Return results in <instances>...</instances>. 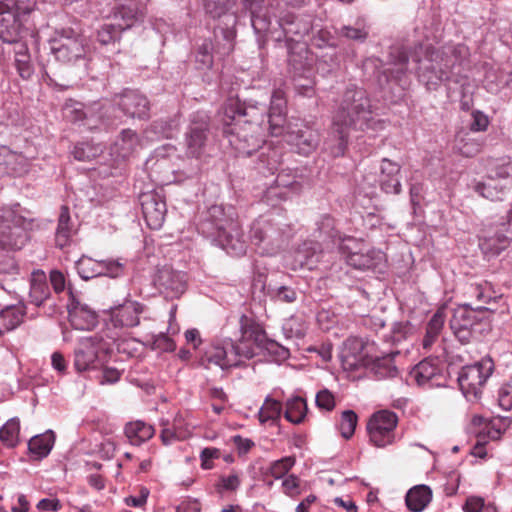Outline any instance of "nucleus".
Returning a JSON list of instances; mask_svg holds the SVG:
<instances>
[{"mask_svg": "<svg viewBox=\"0 0 512 512\" xmlns=\"http://www.w3.org/2000/svg\"><path fill=\"white\" fill-rule=\"evenodd\" d=\"M268 110L265 105L242 103L238 96H229L218 113L224 136L239 156H250L262 148Z\"/></svg>", "mask_w": 512, "mask_h": 512, "instance_id": "1", "label": "nucleus"}, {"mask_svg": "<svg viewBox=\"0 0 512 512\" xmlns=\"http://www.w3.org/2000/svg\"><path fill=\"white\" fill-rule=\"evenodd\" d=\"M377 123L366 90L354 85L348 86L333 116L331 131L325 141L326 149L333 157L343 156L351 130L375 129Z\"/></svg>", "mask_w": 512, "mask_h": 512, "instance_id": "2", "label": "nucleus"}, {"mask_svg": "<svg viewBox=\"0 0 512 512\" xmlns=\"http://www.w3.org/2000/svg\"><path fill=\"white\" fill-rule=\"evenodd\" d=\"M469 49L465 45H456L450 52L427 50L426 57L419 61L418 78L426 88L435 91L441 83L464 86L469 67Z\"/></svg>", "mask_w": 512, "mask_h": 512, "instance_id": "3", "label": "nucleus"}, {"mask_svg": "<svg viewBox=\"0 0 512 512\" xmlns=\"http://www.w3.org/2000/svg\"><path fill=\"white\" fill-rule=\"evenodd\" d=\"M267 123L272 136H283L299 154L309 155L319 145L320 135L317 130L300 121L287 120V99L281 89H275L271 95Z\"/></svg>", "mask_w": 512, "mask_h": 512, "instance_id": "4", "label": "nucleus"}, {"mask_svg": "<svg viewBox=\"0 0 512 512\" xmlns=\"http://www.w3.org/2000/svg\"><path fill=\"white\" fill-rule=\"evenodd\" d=\"M198 230L232 256L246 253V240L233 206L214 204L201 214Z\"/></svg>", "mask_w": 512, "mask_h": 512, "instance_id": "5", "label": "nucleus"}, {"mask_svg": "<svg viewBox=\"0 0 512 512\" xmlns=\"http://www.w3.org/2000/svg\"><path fill=\"white\" fill-rule=\"evenodd\" d=\"M35 219L19 203L0 208V247L7 251L21 250L30 239Z\"/></svg>", "mask_w": 512, "mask_h": 512, "instance_id": "6", "label": "nucleus"}, {"mask_svg": "<svg viewBox=\"0 0 512 512\" xmlns=\"http://www.w3.org/2000/svg\"><path fill=\"white\" fill-rule=\"evenodd\" d=\"M35 0H0V39L8 44L23 43L30 34L27 26Z\"/></svg>", "mask_w": 512, "mask_h": 512, "instance_id": "7", "label": "nucleus"}, {"mask_svg": "<svg viewBox=\"0 0 512 512\" xmlns=\"http://www.w3.org/2000/svg\"><path fill=\"white\" fill-rule=\"evenodd\" d=\"M488 312H493V309L483 305L471 307L469 304L454 310L449 325L460 343H471L490 331V321L486 316Z\"/></svg>", "mask_w": 512, "mask_h": 512, "instance_id": "8", "label": "nucleus"}, {"mask_svg": "<svg viewBox=\"0 0 512 512\" xmlns=\"http://www.w3.org/2000/svg\"><path fill=\"white\" fill-rule=\"evenodd\" d=\"M290 232L279 217L260 216L252 223L249 238L261 254L275 255L288 243Z\"/></svg>", "mask_w": 512, "mask_h": 512, "instance_id": "9", "label": "nucleus"}, {"mask_svg": "<svg viewBox=\"0 0 512 512\" xmlns=\"http://www.w3.org/2000/svg\"><path fill=\"white\" fill-rule=\"evenodd\" d=\"M256 355L251 347L236 345L233 340H225L222 344L209 346L198 359V365L209 370L212 365L223 371L244 366V360Z\"/></svg>", "mask_w": 512, "mask_h": 512, "instance_id": "10", "label": "nucleus"}, {"mask_svg": "<svg viewBox=\"0 0 512 512\" xmlns=\"http://www.w3.org/2000/svg\"><path fill=\"white\" fill-rule=\"evenodd\" d=\"M88 51L87 39L72 28L61 29L58 32V37L51 42V52L56 61L65 65L86 67Z\"/></svg>", "mask_w": 512, "mask_h": 512, "instance_id": "11", "label": "nucleus"}, {"mask_svg": "<svg viewBox=\"0 0 512 512\" xmlns=\"http://www.w3.org/2000/svg\"><path fill=\"white\" fill-rule=\"evenodd\" d=\"M210 137V119L202 111L193 113L184 133L185 154L188 158L199 159L207 153Z\"/></svg>", "mask_w": 512, "mask_h": 512, "instance_id": "12", "label": "nucleus"}, {"mask_svg": "<svg viewBox=\"0 0 512 512\" xmlns=\"http://www.w3.org/2000/svg\"><path fill=\"white\" fill-rule=\"evenodd\" d=\"M493 370L494 363L490 358L462 367L457 380L464 396L469 400L480 398L482 389Z\"/></svg>", "mask_w": 512, "mask_h": 512, "instance_id": "13", "label": "nucleus"}, {"mask_svg": "<svg viewBox=\"0 0 512 512\" xmlns=\"http://www.w3.org/2000/svg\"><path fill=\"white\" fill-rule=\"evenodd\" d=\"M108 350L107 343L97 334L82 338L74 350L75 369L78 372L98 369Z\"/></svg>", "mask_w": 512, "mask_h": 512, "instance_id": "14", "label": "nucleus"}, {"mask_svg": "<svg viewBox=\"0 0 512 512\" xmlns=\"http://www.w3.org/2000/svg\"><path fill=\"white\" fill-rule=\"evenodd\" d=\"M126 263L121 259L95 260L83 255L76 262V269L79 276L84 280H89L99 276L117 278L125 273Z\"/></svg>", "mask_w": 512, "mask_h": 512, "instance_id": "15", "label": "nucleus"}, {"mask_svg": "<svg viewBox=\"0 0 512 512\" xmlns=\"http://www.w3.org/2000/svg\"><path fill=\"white\" fill-rule=\"evenodd\" d=\"M397 423L398 417L392 411L381 410L374 413L367 423L370 441L380 448L392 444Z\"/></svg>", "mask_w": 512, "mask_h": 512, "instance_id": "16", "label": "nucleus"}, {"mask_svg": "<svg viewBox=\"0 0 512 512\" xmlns=\"http://www.w3.org/2000/svg\"><path fill=\"white\" fill-rule=\"evenodd\" d=\"M112 106H116L125 116L147 120L150 117V102L138 90L124 89L112 97Z\"/></svg>", "mask_w": 512, "mask_h": 512, "instance_id": "17", "label": "nucleus"}, {"mask_svg": "<svg viewBox=\"0 0 512 512\" xmlns=\"http://www.w3.org/2000/svg\"><path fill=\"white\" fill-rule=\"evenodd\" d=\"M154 285L165 299H179L187 289L186 274L164 266L157 270L154 277Z\"/></svg>", "mask_w": 512, "mask_h": 512, "instance_id": "18", "label": "nucleus"}, {"mask_svg": "<svg viewBox=\"0 0 512 512\" xmlns=\"http://www.w3.org/2000/svg\"><path fill=\"white\" fill-rule=\"evenodd\" d=\"M139 202L148 227L153 230L160 229L167 213L164 197L156 191H148L139 195Z\"/></svg>", "mask_w": 512, "mask_h": 512, "instance_id": "19", "label": "nucleus"}, {"mask_svg": "<svg viewBox=\"0 0 512 512\" xmlns=\"http://www.w3.org/2000/svg\"><path fill=\"white\" fill-rule=\"evenodd\" d=\"M512 239V231L506 223L490 227L479 237V247L486 257H494L505 250Z\"/></svg>", "mask_w": 512, "mask_h": 512, "instance_id": "20", "label": "nucleus"}, {"mask_svg": "<svg viewBox=\"0 0 512 512\" xmlns=\"http://www.w3.org/2000/svg\"><path fill=\"white\" fill-rule=\"evenodd\" d=\"M279 25L286 37L287 44L300 43L313 28V19L308 14L285 13L279 19Z\"/></svg>", "mask_w": 512, "mask_h": 512, "instance_id": "21", "label": "nucleus"}, {"mask_svg": "<svg viewBox=\"0 0 512 512\" xmlns=\"http://www.w3.org/2000/svg\"><path fill=\"white\" fill-rule=\"evenodd\" d=\"M143 311V304L126 300L110 309V322L115 328H132L140 323L139 316Z\"/></svg>", "mask_w": 512, "mask_h": 512, "instance_id": "22", "label": "nucleus"}, {"mask_svg": "<svg viewBox=\"0 0 512 512\" xmlns=\"http://www.w3.org/2000/svg\"><path fill=\"white\" fill-rule=\"evenodd\" d=\"M71 302L67 304L69 322L74 329L91 330L97 324V314L88 306L75 300L72 288L68 287Z\"/></svg>", "mask_w": 512, "mask_h": 512, "instance_id": "23", "label": "nucleus"}, {"mask_svg": "<svg viewBox=\"0 0 512 512\" xmlns=\"http://www.w3.org/2000/svg\"><path fill=\"white\" fill-rule=\"evenodd\" d=\"M417 385L427 387H438L443 385L444 377L441 368L434 359H424L419 362L410 372Z\"/></svg>", "mask_w": 512, "mask_h": 512, "instance_id": "24", "label": "nucleus"}, {"mask_svg": "<svg viewBox=\"0 0 512 512\" xmlns=\"http://www.w3.org/2000/svg\"><path fill=\"white\" fill-rule=\"evenodd\" d=\"M397 355L398 351L381 354L376 348L363 367L368 368L378 379L393 378L398 373L394 364V357Z\"/></svg>", "mask_w": 512, "mask_h": 512, "instance_id": "25", "label": "nucleus"}, {"mask_svg": "<svg viewBox=\"0 0 512 512\" xmlns=\"http://www.w3.org/2000/svg\"><path fill=\"white\" fill-rule=\"evenodd\" d=\"M401 165L388 158H383L380 166L379 184L386 194L397 195L402 191L400 181Z\"/></svg>", "mask_w": 512, "mask_h": 512, "instance_id": "26", "label": "nucleus"}, {"mask_svg": "<svg viewBox=\"0 0 512 512\" xmlns=\"http://www.w3.org/2000/svg\"><path fill=\"white\" fill-rule=\"evenodd\" d=\"M409 57L405 51L396 50L389 55V62L381 75L379 76V83H389L390 81L400 82L403 76L408 71Z\"/></svg>", "mask_w": 512, "mask_h": 512, "instance_id": "27", "label": "nucleus"}, {"mask_svg": "<svg viewBox=\"0 0 512 512\" xmlns=\"http://www.w3.org/2000/svg\"><path fill=\"white\" fill-rule=\"evenodd\" d=\"M376 349L374 341H364L362 338H348L345 343L346 358H352L351 366H364Z\"/></svg>", "mask_w": 512, "mask_h": 512, "instance_id": "28", "label": "nucleus"}, {"mask_svg": "<svg viewBox=\"0 0 512 512\" xmlns=\"http://www.w3.org/2000/svg\"><path fill=\"white\" fill-rule=\"evenodd\" d=\"M240 331L241 338L238 343L236 342V345H241L242 347H251L254 349L252 345L248 344L249 342H253L257 348L261 349L268 338L265 330L258 323L245 315H242L240 318ZM253 351L255 352V350Z\"/></svg>", "mask_w": 512, "mask_h": 512, "instance_id": "29", "label": "nucleus"}, {"mask_svg": "<svg viewBox=\"0 0 512 512\" xmlns=\"http://www.w3.org/2000/svg\"><path fill=\"white\" fill-rule=\"evenodd\" d=\"M143 17V8L134 0H129L128 4H120L115 8L112 22L119 25L125 31L142 21Z\"/></svg>", "mask_w": 512, "mask_h": 512, "instance_id": "30", "label": "nucleus"}, {"mask_svg": "<svg viewBox=\"0 0 512 512\" xmlns=\"http://www.w3.org/2000/svg\"><path fill=\"white\" fill-rule=\"evenodd\" d=\"M0 166L6 173L21 176L28 172V159L19 152L11 150L8 146L0 145Z\"/></svg>", "mask_w": 512, "mask_h": 512, "instance_id": "31", "label": "nucleus"}, {"mask_svg": "<svg viewBox=\"0 0 512 512\" xmlns=\"http://www.w3.org/2000/svg\"><path fill=\"white\" fill-rule=\"evenodd\" d=\"M384 254L375 249H366L365 251L351 252L346 257L348 265L359 270H377L384 261Z\"/></svg>", "mask_w": 512, "mask_h": 512, "instance_id": "32", "label": "nucleus"}, {"mask_svg": "<svg viewBox=\"0 0 512 512\" xmlns=\"http://www.w3.org/2000/svg\"><path fill=\"white\" fill-rule=\"evenodd\" d=\"M236 31L233 27H220L214 29L213 53L223 59L230 55L235 46Z\"/></svg>", "mask_w": 512, "mask_h": 512, "instance_id": "33", "label": "nucleus"}, {"mask_svg": "<svg viewBox=\"0 0 512 512\" xmlns=\"http://www.w3.org/2000/svg\"><path fill=\"white\" fill-rule=\"evenodd\" d=\"M75 232V223L71 218L70 209L63 205L60 208L58 224L55 233V244L58 248L64 249L70 245L71 238Z\"/></svg>", "mask_w": 512, "mask_h": 512, "instance_id": "34", "label": "nucleus"}, {"mask_svg": "<svg viewBox=\"0 0 512 512\" xmlns=\"http://www.w3.org/2000/svg\"><path fill=\"white\" fill-rule=\"evenodd\" d=\"M111 108L112 105H107L99 101L86 105L83 126L89 130H93L97 129L101 124H114L107 115Z\"/></svg>", "mask_w": 512, "mask_h": 512, "instance_id": "35", "label": "nucleus"}, {"mask_svg": "<svg viewBox=\"0 0 512 512\" xmlns=\"http://www.w3.org/2000/svg\"><path fill=\"white\" fill-rule=\"evenodd\" d=\"M140 147L141 139L137 132L127 128L120 132L113 145V151L119 157L125 159L133 155Z\"/></svg>", "mask_w": 512, "mask_h": 512, "instance_id": "36", "label": "nucleus"}, {"mask_svg": "<svg viewBox=\"0 0 512 512\" xmlns=\"http://www.w3.org/2000/svg\"><path fill=\"white\" fill-rule=\"evenodd\" d=\"M122 28L112 21L100 26L96 33V40L102 47H107L111 52H120V40Z\"/></svg>", "mask_w": 512, "mask_h": 512, "instance_id": "37", "label": "nucleus"}, {"mask_svg": "<svg viewBox=\"0 0 512 512\" xmlns=\"http://www.w3.org/2000/svg\"><path fill=\"white\" fill-rule=\"evenodd\" d=\"M288 46V67L294 76H301L309 70L308 49L304 43L287 44Z\"/></svg>", "mask_w": 512, "mask_h": 512, "instance_id": "38", "label": "nucleus"}, {"mask_svg": "<svg viewBox=\"0 0 512 512\" xmlns=\"http://www.w3.org/2000/svg\"><path fill=\"white\" fill-rule=\"evenodd\" d=\"M50 297V288L43 271L33 272L30 280L29 302L39 307Z\"/></svg>", "mask_w": 512, "mask_h": 512, "instance_id": "39", "label": "nucleus"}, {"mask_svg": "<svg viewBox=\"0 0 512 512\" xmlns=\"http://www.w3.org/2000/svg\"><path fill=\"white\" fill-rule=\"evenodd\" d=\"M161 425L160 438L164 445H170L176 440H182L188 433L185 420L181 414H177L171 423L167 420L163 421Z\"/></svg>", "mask_w": 512, "mask_h": 512, "instance_id": "40", "label": "nucleus"}, {"mask_svg": "<svg viewBox=\"0 0 512 512\" xmlns=\"http://www.w3.org/2000/svg\"><path fill=\"white\" fill-rule=\"evenodd\" d=\"M432 500V490L427 485H416L411 488L405 497L407 508L411 512L423 511Z\"/></svg>", "mask_w": 512, "mask_h": 512, "instance_id": "41", "label": "nucleus"}, {"mask_svg": "<svg viewBox=\"0 0 512 512\" xmlns=\"http://www.w3.org/2000/svg\"><path fill=\"white\" fill-rule=\"evenodd\" d=\"M320 257L319 245L314 242H305L295 251L294 261L300 268L312 270Z\"/></svg>", "mask_w": 512, "mask_h": 512, "instance_id": "42", "label": "nucleus"}, {"mask_svg": "<svg viewBox=\"0 0 512 512\" xmlns=\"http://www.w3.org/2000/svg\"><path fill=\"white\" fill-rule=\"evenodd\" d=\"M475 192L491 201H504L510 195L511 189L506 184L499 185L494 180L486 179L474 186Z\"/></svg>", "mask_w": 512, "mask_h": 512, "instance_id": "43", "label": "nucleus"}, {"mask_svg": "<svg viewBox=\"0 0 512 512\" xmlns=\"http://www.w3.org/2000/svg\"><path fill=\"white\" fill-rule=\"evenodd\" d=\"M282 162V152L275 147L267 146L259 155L257 169L263 175H273L278 171Z\"/></svg>", "mask_w": 512, "mask_h": 512, "instance_id": "44", "label": "nucleus"}, {"mask_svg": "<svg viewBox=\"0 0 512 512\" xmlns=\"http://www.w3.org/2000/svg\"><path fill=\"white\" fill-rule=\"evenodd\" d=\"M124 432L132 445L139 446L151 439L155 431L151 425L138 420L127 423Z\"/></svg>", "mask_w": 512, "mask_h": 512, "instance_id": "45", "label": "nucleus"}, {"mask_svg": "<svg viewBox=\"0 0 512 512\" xmlns=\"http://www.w3.org/2000/svg\"><path fill=\"white\" fill-rule=\"evenodd\" d=\"M55 441L53 431H48L44 434L32 437L28 442L29 452L34 456V459L40 460L46 457Z\"/></svg>", "mask_w": 512, "mask_h": 512, "instance_id": "46", "label": "nucleus"}, {"mask_svg": "<svg viewBox=\"0 0 512 512\" xmlns=\"http://www.w3.org/2000/svg\"><path fill=\"white\" fill-rule=\"evenodd\" d=\"M14 52L15 67L19 76L24 80L30 79L34 73V68L31 63L28 45L25 42L17 44L15 45Z\"/></svg>", "mask_w": 512, "mask_h": 512, "instance_id": "47", "label": "nucleus"}, {"mask_svg": "<svg viewBox=\"0 0 512 512\" xmlns=\"http://www.w3.org/2000/svg\"><path fill=\"white\" fill-rule=\"evenodd\" d=\"M254 291L256 289H260V291L264 292L266 295L275 298L277 300L292 303L296 300V291L291 287L280 286L278 288H271L270 286H266L265 282L262 280V275H259L257 279L254 280L253 283Z\"/></svg>", "mask_w": 512, "mask_h": 512, "instance_id": "48", "label": "nucleus"}, {"mask_svg": "<svg viewBox=\"0 0 512 512\" xmlns=\"http://www.w3.org/2000/svg\"><path fill=\"white\" fill-rule=\"evenodd\" d=\"M445 323V316L442 311L433 314L426 325V333L424 335L422 345L424 349H430L438 339Z\"/></svg>", "mask_w": 512, "mask_h": 512, "instance_id": "49", "label": "nucleus"}, {"mask_svg": "<svg viewBox=\"0 0 512 512\" xmlns=\"http://www.w3.org/2000/svg\"><path fill=\"white\" fill-rule=\"evenodd\" d=\"M307 411L306 401L302 397L296 396L287 401L284 417L293 424H300L304 420Z\"/></svg>", "mask_w": 512, "mask_h": 512, "instance_id": "50", "label": "nucleus"}, {"mask_svg": "<svg viewBox=\"0 0 512 512\" xmlns=\"http://www.w3.org/2000/svg\"><path fill=\"white\" fill-rule=\"evenodd\" d=\"M244 6L250 11L251 23L257 33L268 29L269 22L265 15L261 14L264 0H243Z\"/></svg>", "mask_w": 512, "mask_h": 512, "instance_id": "51", "label": "nucleus"}, {"mask_svg": "<svg viewBox=\"0 0 512 512\" xmlns=\"http://www.w3.org/2000/svg\"><path fill=\"white\" fill-rule=\"evenodd\" d=\"M319 238L323 240H331L332 242L336 240H341V233L339 229L336 227L335 219L330 215H323L321 219L317 223Z\"/></svg>", "mask_w": 512, "mask_h": 512, "instance_id": "52", "label": "nucleus"}, {"mask_svg": "<svg viewBox=\"0 0 512 512\" xmlns=\"http://www.w3.org/2000/svg\"><path fill=\"white\" fill-rule=\"evenodd\" d=\"M20 423L16 418L8 420L0 429V440L7 447H15L18 443Z\"/></svg>", "mask_w": 512, "mask_h": 512, "instance_id": "53", "label": "nucleus"}, {"mask_svg": "<svg viewBox=\"0 0 512 512\" xmlns=\"http://www.w3.org/2000/svg\"><path fill=\"white\" fill-rule=\"evenodd\" d=\"M295 458L286 456L279 460L273 461L266 471H262L263 476H272L275 479L283 478L294 466Z\"/></svg>", "mask_w": 512, "mask_h": 512, "instance_id": "54", "label": "nucleus"}, {"mask_svg": "<svg viewBox=\"0 0 512 512\" xmlns=\"http://www.w3.org/2000/svg\"><path fill=\"white\" fill-rule=\"evenodd\" d=\"M282 413V404L270 397H267L264 404L259 410L258 417L261 423L269 420L275 421L280 419Z\"/></svg>", "mask_w": 512, "mask_h": 512, "instance_id": "55", "label": "nucleus"}, {"mask_svg": "<svg viewBox=\"0 0 512 512\" xmlns=\"http://www.w3.org/2000/svg\"><path fill=\"white\" fill-rule=\"evenodd\" d=\"M512 174V162L509 158L496 160L491 164L487 179L489 180H507Z\"/></svg>", "mask_w": 512, "mask_h": 512, "instance_id": "56", "label": "nucleus"}, {"mask_svg": "<svg viewBox=\"0 0 512 512\" xmlns=\"http://www.w3.org/2000/svg\"><path fill=\"white\" fill-rule=\"evenodd\" d=\"M7 327L10 330L17 328L22 322L25 315V306H7L0 311Z\"/></svg>", "mask_w": 512, "mask_h": 512, "instance_id": "57", "label": "nucleus"}, {"mask_svg": "<svg viewBox=\"0 0 512 512\" xmlns=\"http://www.w3.org/2000/svg\"><path fill=\"white\" fill-rule=\"evenodd\" d=\"M233 4L232 0H204V10L213 19H216L226 16Z\"/></svg>", "mask_w": 512, "mask_h": 512, "instance_id": "58", "label": "nucleus"}, {"mask_svg": "<svg viewBox=\"0 0 512 512\" xmlns=\"http://www.w3.org/2000/svg\"><path fill=\"white\" fill-rule=\"evenodd\" d=\"M357 422L358 417L353 410H345L342 412L339 430L343 438L350 439L354 435Z\"/></svg>", "mask_w": 512, "mask_h": 512, "instance_id": "59", "label": "nucleus"}, {"mask_svg": "<svg viewBox=\"0 0 512 512\" xmlns=\"http://www.w3.org/2000/svg\"><path fill=\"white\" fill-rule=\"evenodd\" d=\"M43 79L52 86L58 87L60 90H66L71 87L70 80L66 79L63 75H60L54 65H46L43 68Z\"/></svg>", "mask_w": 512, "mask_h": 512, "instance_id": "60", "label": "nucleus"}, {"mask_svg": "<svg viewBox=\"0 0 512 512\" xmlns=\"http://www.w3.org/2000/svg\"><path fill=\"white\" fill-rule=\"evenodd\" d=\"M212 41L206 40L198 49L196 64L198 69H210L213 65L214 56Z\"/></svg>", "mask_w": 512, "mask_h": 512, "instance_id": "61", "label": "nucleus"}, {"mask_svg": "<svg viewBox=\"0 0 512 512\" xmlns=\"http://www.w3.org/2000/svg\"><path fill=\"white\" fill-rule=\"evenodd\" d=\"M311 45L315 48H336V37L327 28H320L311 38Z\"/></svg>", "mask_w": 512, "mask_h": 512, "instance_id": "62", "label": "nucleus"}, {"mask_svg": "<svg viewBox=\"0 0 512 512\" xmlns=\"http://www.w3.org/2000/svg\"><path fill=\"white\" fill-rule=\"evenodd\" d=\"M86 105L76 101H69L64 105V117L73 123L81 122L83 125Z\"/></svg>", "mask_w": 512, "mask_h": 512, "instance_id": "63", "label": "nucleus"}, {"mask_svg": "<svg viewBox=\"0 0 512 512\" xmlns=\"http://www.w3.org/2000/svg\"><path fill=\"white\" fill-rule=\"evenodd\" d=\"M261 349L265 350L276 362L284 361L290 355V352L286 347L269 338H267Z\"/></svg>", "mask_w": 512, "mask_h": 512, "instance_id": "64", "label": "nucleus"}]
</instances>
